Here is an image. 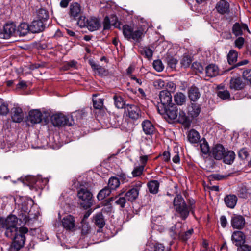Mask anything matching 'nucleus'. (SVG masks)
Listing matches in <instances>:
<instances>
[{
    "label": "nucleus",
    "instance_id": "obj_60",
    "mask_svg": "<svg viewBox=\"0 0 251 251\" xmlns=\"http://www.w3.org/2000/svg\"><path fill=\"white\" fill-rule=\"evenodd\" d=\"M237 251H251V247L244 244L238 246Z\"/></svg>",
    "mask_w": 251,
    "mask_h": 251
},
{
    "label": "nucleus",
    "instance_id": "obj_18",
    "mask_svg": "<svg viewBox=\"0 0 251 251\" xmlns=\"http://www.w3.org/2000/svg\"><path fill=\"white\" fill-rule=\"evenodd\" d=\"M245 31L250 32L246 24L239 23H236L234 24L232 27V32L236 36L242 35Z\"/></svg>",
    "mask_w": 251,
    "mask_h": 251
},
{
    "label": "nucleus",
    "instance_id": "obj_55",
    "mask_svg": "<svg viewBox=\"0 0 251 251\" xmlns=\"http://www.w3.org/2000/svg\"><path fill=\"white\" fill-rule=\"evenodd\" d=\"M243 77L250 82L251 81V69L244 71L243 72Z\"/></svg>",
    "mask_w": 251,
    "mask_h": 251
},
{
    "label": "nucleus",
    "instance_id": "obj_7",
    "mask_svg": "<svg viewBox=\"0 0 251 251\" xmlns=\"http://www.w3.org/2000/svg\"><path fill=\"white\" fill-rule=\"evenodd\" d=\"M51 122L55 126H70L73 124L71 117L65 116L62 113L53 114L51 117Z\"/></svg>",
    "mask_w": 251,
    "mask_h": 251
},
{
    "label": "nucleus",
    "instance_id": "obj_10",
    "mask_svg": "<svg viewBox=\"0 0 251 251\" xmlns=\"http://www.w3.org/2000/svg\"><path fill=\"white\" fill-rule=\"evenodd\" d=\"M16 33V25L14 23L6 24L4 25L0 37L3 39H8L14 36Z\"/></svg>",
    "mask_w": 251,
    "mask_h": 251
},
{
    "label": "nucleus",
    "instance_id": "obj_11",
    "mask_svg": "<svg viewBox=\"0 0 251 251\" xmlns=\"http://www.w3.org/2000/svg\"><path fill=\"white\" fill-rule=\"evenodd\" d=\"M62 225L66 230L73 231L75 228V220L70 215H66L61 220Z\"/></svg>",
    "mask_w": 251,
    "mask_h": 251
},
{
    "label": "nucleus",
    "instance_id": "obj_20",
    "mask_svg": "<svg viewBox=\"0 0 251 251\" xmlns=\"http://www.w3.org/2000/svg\"><path fill=\"white\" fill-rule=\"evenodd\" d=\"M225 151V148L222 145L217 144L212 149V154L215 159L220 160L223 158Z\"/></svg>",
    "mask_w": 251,
    "mask_h": 251
},
{
    "label": "nucleus",
    "instance_id": "obj_44",
    "mask_svg": "<svg viewBox=\"0 0 251 251\" xmlns=\"http://www.w3.org/2000/svg\"><path fill=\"white\" fill-rule=\"evenodd\" d=\"M8 112V104L3 100L0 99V114L6 115Z\"/></svg>",
    "mask_w": 251,
    "mask_h": 251
},
{
    "label": "nucleus",
    "instance_id": "obj_52",
    "mask_svg": "<svg viewBox=\"0 0 251 251\" xmlns=\"http://www.w3.org/2000/svg\"><path fill=\"white\" fill-rule=\"evenodd\" d=\"M165 83L164 80L161 79H156L153 82V86L155 88L158 89L163 88L165 86Z\"/></svg>",
    "mask_w": 251,
    "mask_h": 251
},
{
    "label": "nucleus",
    "instance_id": "obj_12",
    "mask_svg": "<svg viewBox=\"0 0 251 251\" xmlns=\"http://www.w3.org/2000/svg\"><path fill=\"white\" fill-rule=\"evenodd\" d=\"M125 108L131 119L136 120L141 116L140 109L136 105L127 104L125 105Z\"/></svg>",
    "mask_w": 251,
    "mask_h": 251
},
{
    "label": "nucleus",
    "instance_id": "obj_34",
    "mask_svg": "<svg viewBox=\"0 0 251 251\" xmlns=\"http://www.w3.org/2000/svg\"><path fill=\"white\" fill-rule=\"evenodd\" d=\"M70 9V15L74 18L78 17L81 12L80 6L77 3H72Z\"/></svg>",
    "mask_w": 251,
    "mask_h": 251
},
{
    "label": "nucleus",
    "instance_id": "obj_28",
    "mask_svg": "<svg viewBox=\"0 0 251 251\" xmlns=\"http://www.w3.org/2000/svg\"><path fill=\"white\" fill-rule=\"evenodd\" d=\"M244 84L241 78L239 77L233 78L231 79L230 82V88L234 90H240L243 88Z\"/></svg>",
    "mask_w": 251,
    "mask_h": 251
},
{
    "label": "nucleus",
    "instance_id": "obj_54",
    "mask_svg": "<svg viewBox=\"0 0 251 251\" xmlns=\"http://www.w3.org/2000/svg\"><path fill=\"white\" fill-rule=\"evenodd\" d=\"M244 42V38L242 37H239L235 40L234 42L235 46L239 49H241L243 47Z\"/></svg>",
    "mask_w": 251,
    "mask_h": 251
},
{
    "label": "nucleus",
    "instance_id": "obj_5",
    "mask_svg": "<svg viewBox=\"0 0 251 251\" xmlns=\"http://www.w3.org/2000/svg\"><path fill=\"white\" fill-rule=\"evenodd\" d=\"M77 196L83 202L81 205L85 208H89L92 204L93 195L85 186H81L77 191Z\"/></svg>",
    "mask_w": 251,
    "mask_h": 251
},
{
    "label": "nucleus",
    "instance_id": "obj_26",
    "mask_svg": "<svg viewBox=\"0 0 251 251\" xmlns=\"http://www.w3.org/2000/svg\"><path fill=\"white\" fill-rule=\"evenodd\" d=\"M224 201L228 207L233 208L237 203V197L235 195H229L225 197Z\"/></svg>",
    "mask_w": 251,
    "mask_h": 251
},
{
    "label": "nucleus",
    "instance_id": "obj_17",
    "mask_svg": "<svg viewBox=\"0 0 251 251\" xmlns=\"http://www.w3.org/2000/svg\"><path fill=\"white\" fill-rule=\"evenodd\" d=\"M101 26V23L99 19L91 17L87 18V28L89 31H94L98 30Z\"/></svg>",
    "mask_w": 251,
    "mask_h": 251
},
{
    "label": "nucleus",
    "instance_id": "obj_53",
    "mask_svg": "<svg viewBox=\"0 0 251 251\" xmlns=\"http://www.w3.org/2000/svg\"><path fill=\"white\" fill-rule=\"evenodd\" d=\"M218 96L223 100L227 99L230 97V94L227 90L219 91L217 93Z\"/></svg>",
    "mask_w": 251,
    "mask_h": 251
},
{
    "label": "nucleus",
    "instance_id": "obj_24",
    "mask_svg": "<svg viewBox=\"0 0 251 251\" xmlns=\"http://www.w3.org/2000/svg\"><path fill=\"white\" fill-rule=\"evenodd\" d=\"M205 73L207 76L213 77L219 74V70L217 66L211 64L206 67Z\"/></svg>",
    "mask_w": 251,
    "mask_h": 251
},
{
    "label": "nucleus",
    "instance_id": "obj_3",
    "mask_svg": "<svg viewBox=\"0 0 251 251\" xmlns=\"http://www.w3.org/2000/svg\"><path fill=\"white\" fill-rule=\"evenodd\" d=\"M28 229L26 227L22 226L19 228L16 233L13 234V242L11 245L9 251H18L25 244V234L27 233Z\"/></svg>",
    "mask_w": 251,
    "mask_h": 251
},
{
    "label": "nucleus",
    "instance_id": "obj_47",
    "mask_svg": "<svg viewBox=\"0 0 251 251\" xmlns=\"http://www.w3.org/2000/svg\"><path fill=\"white\" fill-rule=\"evenodd\" d=\"M154 69L157 72H161L164 69V66L161 60H154L153 63Z\"/></svg>",
    "mask_w": 251,
    "mask_h": 251
},
{
    "label": "nucleus",
    "instance_id": "obj_6",
    "mask_svg": "<svg viewBox=\"0 0 251 251\" xmlns=\"http://www.w3.org/2000/svg\"><path fill=\"white\" fill-rule=\"evenodd\" d=\"M18 218L15 215L9 216L5 220V235L8 238H12L13 234L16 233L19 229L16 227Z\"/></svg>",
    "mask_w": 251,
    "mask_h": 251
},
{
    "label": "nucleus",
    "instance_id": "obj_45",
    "mask_svg": "<svg viewBox=\"0 0 251 251\" xmlns=\"http://www.w3.org/2000/svg\"><path fill=\"white\" fill-rule=\"evenodd\" d=\"M193 232V230L192 229H191L184 233H179L178 236L181 240L183 241H187L188 239L190 238Z\"/></svg>",
    "mask_w": 251,
    "mask_h": 251
},
{
    "label": "nucleus",
    "instance_id": "obj_38",
    "mask_svg": "<svg viewBox=\"0 0 251 251\" xmlns=\"http://www.w3.org/2000/svg\"><path fill=\"white\" fill-rule=\"evenodd\" d=\"M159 186V183L157 180L151 181L148 184L149 191L153 194H156L158 192Z\"/></svg>",
    "mask_w": 251,
    "mask_h": 251
},
{
    "label": "nucleus",
    "instance_id": "obj_21",
    "mask_svg": "<svg viewBox=\"0 0 251 251\" xmlns=\"http://www.w3.org/2000/svg\"><path fill=\"white\" fill-rule=\"evenodd\" d=\"M48 182V180L47 178H43L39 176L32 178V187L36 189H43Z\"/></svg>",
    "mask_w": 251,
    "mask_h": 251
},
{
    "label": "nucleus",
    "instance_id": "obj_49",
    "mask_svg": "<svg viewBox=\"0 0 251 251\" xmlns=\"http://www.w3.org/2000/svg\"><path fill=\"white\" fill-rule=\"evenodd\" d=\"M192 62L191 58L188 55H184L181 60V64L184 67H187L190 66Z\"/></svg>",
    "mask_w": 251,
    "mask_h": 251
},
{
    "label": "nucleus",
    "instance_id": "obj_35",
    "mask_svg": "<svg viewBox=\"0 0 251 251\" xmlns=\"http://www.w3.org/2000/svg\"><path fill=\"white\" fill-rule=\"evenodd\" d=\"M30 31V26L25 23H21L18 27L17 32L20 36H25Z\"/></svg>",
    "mask_w": 251,
    "mask_h": 251
},
{
    "label": "nucleus",
    "instance_id": "obj_8",
    "mask_svg": "<svg viewBox=\"0 0 251 251\" xmlns=\"http://www.w3.org/2000/svg\"><path fill=\"white\" fill-rule=\"evenodd\" d=\"M172 95L168 90L160 91L159 94L160 102L157 106L158 111L163 113L165 111L164 107L172 105Z\"/></svg>",
    "mask_w": 251,
    "mask_h": 251
},
{
    "label": "nucleus",
    "instance_id": "obj_43",
    "mask_svg": "<svg viewBox=\"0 0 251 251\" xmlns=\"http://www.w3.org/2000/svg\"><path fill=\"white\" fill-rule=\"evenodd\" d=\"M237 52L233 50L229 51L227 55L228 62L230 64H232L236 62L237 59Z\"/></svg>",
    "mask_w": 251,
    "mask_h": 251
},
{
    "label": "nucleus",
    "instance_id": "obj_4",
    "mask_svg": "<svg viewBox=\"0 0 251 251\" xmlns=\"http://www.w3.org/2000/svg\"><path fill=\"white\" fill-rule=\"evenodd\" d=\"M123 34L128 40L139 42L143 35V29L142 27L135 28L132 26L125 25L123 26Z\"/></svg>",
    "mask_w": 251,
    "mask_h": 251
},
{
    "label": "nucleus",
    "instance_id": "obj_42",
    "mask_svg": "<svg viewBox=\"0 0 251 251\" xmlns=\"http://www.w3.org/2000/svg\"><path fill=\"white\" fill-rule=\"evenodd\" d=\"M37 18L40 20L45 22L49 18V14L48 11L44 9H39L37 12Z\"/></svg>",
    "mask_w": 251,
    "mask_h": 251
},
{
    "label": "nucleus",
    "instance_id": "obj_37",
    "mask_svg": "<svg viewBox=\"0 0 251 251\" xmlns=\"http://www.w3.org/2000/svg\"><path fill=\"white\" fill-rule=\"evenodd\" d=\"M119 179L116 177H111L108 181V187L111 190H115L120 186Z\"/></svg>",
    "mask_w": 251,
    "mask_h": 251
},
{
    "label": "nucleus",
    "instance_id": "obj_64",
    "mask_svg": "<svg viewBox=\"0 0 251 251\" xmlns=\"http://www.w3.org/2000/svg\"><path fill=\"white\" fill-rule=\"evenodd\" d=\"M148 160V155H141L140 157V161L141 163V165H144V167L146 165L147 162Z\"/></svg>",
    "mask_w": 251,
    "mask_h": 251
},
{
    "label": "nucleus",
    "instance_id": "obj_23",
    "mask_svg": "<svg viewBox=\"0 0 251 251\" xmlns=\"http://www.w3.org/2000/svg\"><path fill=\"white\" fill-rule=\"evenodd\" d=\"M11 118L14 122H21L24 118V114L22 109L18 107H14L12 109Z\"/></svg>",
    "mask_w": 251,
    "mask_h": 251
},
{
    "label": "nucleus",
    "instance_id": "obj_25",
    "mask_svg": "<svg viewBox=\"0 0 251 251\" xmlns=\"http://www.w3.org/2000/svg\"><path fill=\"white\" fill-rule=\"evenodd\" d=\"M188 94L189 98L193 101H197L201 96L199 89L195 86H192L189 88Z\"/></svg>",
    "mask_w": 251,
    "mask_h": 251
},
{
    "label": "nucleus",
    "instance_id": "obj_16",
    "mask_svg": "<svg viewBox=\"0 0 251 251\" xmlns=\"http://www.w3.org/2000/svg\"><path fill=\"white\" fill-rule=\"evenodd\" d=\"M245 223V219L241 215H234L231 218V224L234 228L241 229L244 226Z\"/></svg>",
    "mask_w": 251,
    "mask_h": 251
},
{
    "label": "nucleus",
    "instance_id": "obj_57",
    "mask_svg": "<svg viewBox=\"0 0 251 251\" xmlns=\"http://www.w3.org/2000/svg\"><path fill=\"white\" fill-rule=\"evenodd\" d=\"M116 204L120 206L121 208H124L126 203V199L125 197H120L115 201Z\"/></svg>",
    "mask_w": 251,
    "mask_h": 251
},
{
    "label": "nucleus",
    "instance_id": "obj_63",
    "mask_svg": "<svg viewBox=\"0 0 251 251\" xmlns=\"http://www.w3.org/2000/svg\"><path fill=\"white\" fill-rule=\"evenodd\" d=\"M164 247L161 244L156 243L153 245L152 251H164Z\"/></svg>",
    "mask_w": 251,
    "mask_h": 251
},
{
    "label": "nucleus",
    "instance_id": "obj_31",
    "mask_svg": "<svg viewBox=\"0 0 251 251\" xmlns=\"http://www.w3.org/2000/svg\"><path fill=\"white\" fill-rule=\"evenodd\" d=\"M95 224L99 228H102L105 225V221L101 213H98L93 216Z\"/></svg>",
    "mask_w": 251,
    "mask_h": 251
},
{
    "label": "nucleus",
    "instance_id": "obj_36",
    "mask_svg": "<svg viewBox=\"0 0 251 251\" xmlns=\"http://www.w3.org/2000/svg\"><path fill=\"white\" fill-rule=\"evenodd\" d=\"M186 97L185 95L182 92L176 93L174 96V100L176 103L181 105L186 101Z\"/></svg>",
    "mask_w": 251,
    "mask_h": 251
},
{
    "label": "nucleus",
    "instance_id": "obj_27",
    "mask_svg": "<svg viewBox=\"0 0 251 251\" xmlns=\"http://www.w3.org/2000/svg\"><path fill=\"white\" fill-rule=\"evenodd\" d=\"M201 106L197 103H192L188 108V114L193 118L197 117L201 112Z\"/></svg>",
    "mask_w": 251,
    "mask_h": 251
},
{
    "label": "nucleus",
    "instance_id": "obj_19",
    "mask_svg": "<svg viewBox=\"0 0 251 251\" xmlns=\"http://www.w3.org/2000/svg\"><path fill=\"white\" fill-rule=\"evenodd\" d=\"M44 22L39 19L34 20L29 25L30 31L32 33H38L43 31L45 28Z\"/></svg>",
    "mask_w": 251,
    "mask_h": 251
},
{
    "label": "nucleus",
    "instance_id": "obj_48",
    "mask_svg": "<svg viewBox=\"0 0 251 251\" xmlns=\"http://www.w3.org/2000/svg\"><path fill=\"white\" fill-rule=\"evenodd\" d=\"M200 148L201 151L205 154L208 153L209 147L208 143L205 141H201L200 143Z\"/></svg>",
    "mask_w": 251,
    "mask_h": 251
},
{
    "label": "nucleus",
    "instance_id": "obj_58",
    "mask_svg": "<svg viewBox=\"0 0 251 251\" xmlns=\"http://www.w3.org/2000/svg\"><path fill=\"white\" fill-rule=\"evenodd\" d=\"M90 230V227L88 223H84L82 226V233L83 234H88Z\"/></svg>",
    "mask_w": 251,
    "mask_h": 251
},
{
    "label": "nucleus",
    "instance_id": "obj_59",
    "mask_svg": "<svg viewBox=\"0 0 251 251\" xmlns=\"http://www.w3.org/2000/svg\"><path fill=\"white\" fill-rule=\"evenodd\" d=\"M177 63V60L174 58H170L168 60V64L172 69L175 68L176 65Z\"/></svg>",
    "mask_w": 251,
    "mask_h": 251
},
{
    "label": "nucleus",
    "instance_id": "obj_39",
    "mask_svg": "<svg viewBox=\"0 0 251 251\" xmlns=\"http://www.w3.org/2000/svg\"><path fill=\"white\" fill-rule=\"evenodd\" d=\"M98 94L93 95V104L95 109H100L103 105V101L102 99L97 98Z\"/></svg>",
    "mask_w": 251,
    "mask_h": 251
},
{
    "label": "nucleus",
    "instance_id": "obj_62",
    "mask_svg": "<svg viewBox=\"0 0 251 251\" xmlns=\"http://www.w3.org/2000/svg\"><path fill=\"white\" fill-rule=\"evenodd\" d=\"M178 149H175V155L173 156L172 160L175 163H178L180 162V157L179 156Z\"/></svg>",
    "mask_w": 251,
    "mask_h": 251
},
{
    "label": "nucleus",
    "instance_id": "obj_46",
    "mask_svg": "<svg viewBox=\"0 0 251 251\" xmlns=\"http://www.w3.org/2000/svg\"><path fill=\"white\" fill-rule=\"evenodd\" d=\"M249 156V152L247 148H243L238 151V156L242 160L246 159Z\"/></svg>",
    "mask_w": 251,
    "mask_h": 251
},
{
    "label": "nucleus",
    "instance_id": "obj_2",
    "mask_svg": "<svg viewBox=\"0 0 251 251\" xmlns=\"http://www.w3.org/2000/svg\"><path fill=\"white\" fill-rule=\"evenodd\" d=\"M33 203V201L31 199H25L23 200L19 217L20 220L21 221L23 220L25 224L29 223L33 219H36L37 216L36 213L32 212V207Z\"/></svg>",
    "mask_w": 251,
    "mask_h": 251
},
{
    "label": "nucleus",
    "instance_id": "obj_9",
    "mask_svg": "<svg viewBox=\"0 0 251 251\" xmlns=\"http://www.w3.org/2000/svg\"><path fill=\"white\" fill-rule=\"evenodd\" d=\"M142 186V183L138 181L134 184L133 188L129 190L125 194L126 199L130 201L135 200L138 197L139 192Z\"/></svg>",
    "mask_w": 251,
    "mask_h": 251
},
{
    "label": "nucleus",
    "instance_id": "obj_61",
    "mask_svg": "<svg viewBox=\"0 0 251 251\" xmlns=\"http://www.w3.org/2000/svg\"><path fill=\"white\" fill-rule=\"evenodd\" d=\"M111 27V24L108 17L106 16L103 21V28L104 30L110 29Z\"/></svg>",
    "mask_w": 251,
    "mask_h": 251
},
{
    "label": "nucleus",
    "instance_id": "obj_51",
    "mask_svg": "<svg viewBox=\"0 0 251 251\" xmlns=\"http://www.w3.org/2000/svg\"><path fill=\"white\" fill-rule=\"evenodd\" d=\"M77 24L81 27H87V19L84 16H80L77 21Z\"/></svg>",
    "mask_w": 251,
    "mask_h": 251
},
{
    "label": "nucleus",
    "instance_id": "obj_41",
    "mask_svg": "<svg viewBox=\"0 0 251 251\" xmlns=\"http://www.w3.org/2000/svg\"><path fill=\"white\" fill-rule=\"evenodd\" d=\"M111 192V190L107 186L101 190L97 195L99 200H102L109 196Z\"/></svg>",
    "mask_w": 251,
    "mask_h": 251
},
{
    "label": "nucleus",
    "instance_id": "obj_13",
    "mask_svg": "<svg viewBox=\"0 0 251 251\" xmlns=\"http://www.w3.org/2000/svg\"><path fill=\"white\" fill-rule=\"evenodd\" d=\"M164 112L158 111L161 115H166L170 120H175L177 117V109L175 105H171L164 107Z\"/></svg>",
    "mask_w": 251,
    "mask_h": 251
},
{
    "label": "nucleus",
    "instance_id": "obj_1",
    "mask_svg": "<svg viewBox=\"0 0 251 251\" xmlns=\"http://www.w3.org/2000/svg\"><path fill=\"white\" fill-rule=\"evenodd\" d=\"M194 200H189V204L187 205L182 196L177 195L174 199L173 205L176 211L183 220L186 219L189 216L190 212L194 213L195 208Z\"/></svg>",
    "mask_w": 251,
    "mask_h": 251
},
{
    "label": "nucleus",
    "instance_id": "obj_14",
    "mask_svg": "<svg viewBox=\"0 0 251 251\" xmlns=\"http://www.w3.org/2000/svg\"><path fill=\"white\" fill-rule=\"evenodd\" d=\"M231 240L233 244L238 247L245 243V235L241 231H235L232 233Z\"/></svg>",
    "mask_w": 251,
    "mask_h": 251
},
{
    "label": "nucleus",
    "instance_id": "obj_32",
    "mask_svg": "<svg viewBox=\"0 0 251 251\" xmlns=\"http://www.w3.org/2000/svg\"><path fill=\"white\" fill-rule=\"evenodd\" d=\"M188 139L191 143H197L200 139V135L195 129H191L188 133Z\"/></svg>",
    "mask_w": 251,
    "mask_h": 251
},
{
    "label": "nucleus",
    "instance_id": "obj_29",
    "mask_svg": "<svg viewBox=\"0 0 251 251\" xmlns=\"http://www.w3.org/2000/svg\"><path fill=\"white\" fill-rule=\"evenodd\" d=\"M178 122L186 127H189L191 124L189 117L186 116V113L183 111H181L179 113Z\"/></svg>",
    "mask_w": 251,
    "mask_h": 251
},
{
    "label": "nucleus",
    "instance_id": "obj_50",
    "mask_svg": "<svg viewBox=\"0 0 251 251\" xmlns=\"http://www.w3.org/2000/svg\"><path fill=\"white\" fill-rule=\"evenodd\" d=\"M144 169V165L135 167L132 172L133 176L135 177L140 176L142 174Z\"/></svg>",
    "mask_w": 251,
    "mask_h": 251
},
{
    "label": "nucleus",
    "instance_id": "obj_56",
    "mask_svg": "<svg viewBox=\"0 0 251 251\" xmlns=\"http://www.w3.org/2000/svg\"><path fill=\"white\" fill-rule=\"evenodd\" d=\"M144 54L145 56L148 59L151 58L153 54V51L151 49L149 48H144L143 49Z\"/></svg>",
    "mask_w": 251,
    "mask_h": 251
},
{
    "label": "nucleus",
    "instance_id": "obj_15",
    "mask_svg": "<svg viewBox=\"0 0 251 251\" xmlns=\"http://www.w3.org/2000/svg\"><path fill=\"white\" fill-rule=\"evenodd\" d=\"M42 114L40 110H32L29 112L28 121L32 124H38L42 121Z\"/></svg>",
    "mask_w": 251,
    "mask_h": 251
},
{
    "label": "nucleus",
    "instance_id": "obj_30",
    "mask_svg": "<svg viewBox=\"0 0 251 251\" xmlns=\"http://www.w3.org/2000/svg\"><path fill=\"white\" fill-rule=\"evenodd\" d=\"M216 8L219 13L225 14L229 11V4L227 2L222 0L217 4Z\"/></svg>",
    "mask_w": 251,
    "mask_h": 251
},
{
    "label": "nucleus",
    "instance_id": "obj_33",
    "mask_svg": "<svg viewBox=\"0 0 251 251\" xmlns=\"http://www.w3.org/2000/svg\"><path fill=\"white\" fill-rule=\"evenodd\" d=\"M235 157V154L234 151H229L227 152L225 151L223 159V161L225 163L227 164H231L234 161Z\"/></svg>",
    "mask_w": 251,
    "mask_h": 251
},
{
    "label": "nucleus",
    "instance_id": "obj_22",
    "mask_svg": "<svg viewBox=\"0 0 251 251\" xmlns=\"http://www.w3.org/2000/svg\"><path fill=\"white\" fill-rule=\"evenodd\" d=\"M143 130L145 134L152 135L155 131L153 124L149 120H145L142 123Z\"/></svg>",
    "mask_w": 251,
    "mask_h": 251
},
{
    "label": "nucleus",
    "instance_id": "obj_40",
    "mask_svg": "<svg viewBox=\"0 0 251 251\" xmlns=\"http://www.w3.org/2000/svg\"><path fill=\"white\" fill-rule=\"evenodd\" d=\"M113 99L114 100V104L117 108H125V105H126L125 104L123 99L120 96L115 95L113 97Z\"/></svg>",
    "mask_w": 251,
    "mask_h": 251
}]
</instances>
